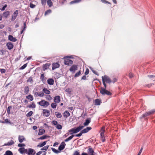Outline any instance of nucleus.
Returning a JSON list of instances; mask_svg holds the SVG:
<instances>
[{"instance_id":"nucleus-50","label":"nucleus","mask_w":155,"mask_h":155,"mask_svg":"<svg viewBox=\"0 0 155 155\" xmlns=\"http://www.w3.org/2000/svg\"><path fill=\"white\" fill-rule=\"evenodd\" d=\"M81 74V72L79 71L78 72L76 73L74 75V77H76L79 76Z\"/></svg>"},{"instance_id":"nucleus-19","label":"nucleus","mask_w":155,"mask_h":155,"mask_svg":"<svg viewBox=\"0 0 155 155\" xmlns=\"http://www.w3.org/2000/svg\"><path fill=\"white\" fill-rule=\"evenodd\" d=\"M47 142L46 141H44L43 142L39 143L37 146V147H41L46 145Z\"/></svg>"},{"instance_id":"nucleus-61","label":"nucleus","mask_w":155,"mask_h":155,"mask_svg":"<svg viewBox=\"0 0 155 155\" xmlns=\"http://www.w3.org/2000/svg\"><path fill=\"white\" fill-rule=\"evenodd\" d=\"M6 70L4 69H1V72L2 73H5V72Z\"/></svg>"},{"instance_id":"nucleus-43","label":"nucleus","mask_w":155,"mask_h":155,"mask_svg":"<svg viewBox=\"0 0 155 155\" xmlns=\"http://www.w3.org/2000/svg\"><path fill=\"white\" fill-rule=\"evenodd\" d=\"M65 91L69 94H71L72 92L71 89L70 88H67L65 90Z\"/></svg>"},{"instance_id":"nucleus-9","label":"nucleus","mask_w":155,"mask_h":155,"mask_svg":"<svg viewBox=\"0 0 155 155\" xmlns=\"http://www.w3.org/2000/svg\"><path fill=\"white\" fill-rule=\"evenodd\" d=\"M18 14V10H16L13 13V15L12 16V20H15L17 18Z\"/></svg>"},{"instance_id":"nucleus-31","label":"nucleus","mask_w":155,"mask_h":155,"mask_svg":"<svg viewBox=\"0 0 155 155\" xmlns=\"http://www.w3.org/2000/svg\"><path fill=\"white\" fill-rule=\"evenodd\" d=\"M55 114L56 117L58 118H60L62 117L61 114L58 112H56Z\"/></svg>"},{"instance_id":"nucleus-7","label":"nucleus","mask_w":155,"mask_h":155,"mask_svg":"<svg viewBox=\"0 0 155 155\" xmlns=\"http://www.w3.org/2000/svg\"><path fill=\"white\" fill-rule=\"evenodd\" d=\"M78 69V66L77 65H73L69 69V71L73 73H74L76 70Z\"/></svg>"},{"instance_id":"nucleus-27","label":"nucleus","mask_w":155,"mask_h":155,"mask_svg":"<svg viewBox=\"0 0 155 155\" xmlns=\"http://www.w3.org/2000/svg\"><path fill=\"white\" fill-rule=\"evenodd\" d=\"M43 92L44 93L47 94H50V91L49 90H48L47 88H44L42 90Z\"/></svg>"},{"instance_id":"nucleus-33","label":"nucleus","mask_w":155,"mask_h":155,"mask_svg":"<svg viewBox=\"0 0 155 155\" xmlns=\"http://www.w3.org/2000/svg\"><path fill=\"white\" fill-rule=\"evenodd\" d=\"M29 87L28 86H26L24 88V93L25 94H27L29 92Z\"/></svg>"},{"instance_id":"nucleus-64","label":"nucleus","mask_w":155,"mask_h":155,"mask_svg":"<svg viewBox=\"0 0 155 155\" xmlns=\"http://www.w3.org/2000/svg\"><path fill=\"white\" fill-rule=\"evenodd\" d=\"M43 152L42 151H39L38 152L36 153V155H41L42 153Z\"/></svg>"},{"instance_id":"nucleus-51","label":"nucleus","mask_w":155,"mask_h":155,"mask_svg":"<svg viewBox=\"0 0 155 155\" xmlns=\"http://www.w3.org/2000/svg\"><path fill=\"white\" fill-rule=\"evenodd\" d=\"M33 112L31 111H29L27 114H26V116L27 117H30L33 114Z\"/></svg>"},{"instance_id":"nucleus-44","label":"nucleus","mask_w":155,"mask_h":155,"mask_svg":"<svg viewBox=\"0 0 155 155\" xmlns=\"http://www.w3.org/2000/svg\"><path fill=\"white\" fill-rule=\"evenodd\" d=\"M12 109V107L11 106H8L7 109V112L8 114H10V110Z\"/></svg>"},{"instance_id":"nucleus-36","label":"nucleus","mask_w":155,"mask_h":155,"mask_svg":"<svg viewBox=\"0 0 155 155\" xmlns=\"http://www.w3.org/2000/svg\"><path fill=\"white\" fill-rule=\"evenodd\" d=\"M4 155H13L12 153L10 150L6 151Z\"/></svg>"},{"instance_id":"nucleus-35","label":"nucleus","mask_w":155,"mask_h":155,"mask_svg":"<svg viewBox=\"0 0 155 155\" xmlns=\"http://www.w3.org/2000/svg\"><path fill=\"white\" fill-rule=\"evenodd\" d=\"M26 98L27 99L30 100L31 101H32L33 100V96L31 94H29L28 96H26Z\"/></svg>"},{"instance_id":"nucleus-25","label":"nucleus","mask_w":155,"mask_h":155,"mask_svg":"<svg viewBox=\"0 0 155 155\" xmlns=\"http://www.w3.org/2000/svg\"><path fill=\"white\" fill-rule=\"evenodd\" d=\"M27 150V149H25V148H20L18 149V151L21 154L23 153H26V150Z\"/></svg>"},{"instance_id":"nucleus-23","label":"nucleus","mask_w":155,"mask_h":155,"mask_svg":"<svg viewBox=\"0 0 155 155\" xmlns=\"http://www.w3.org/2000/svg\"><path fill=\"white\" fill-rule=\"evenodd\" d=\"M10 15V12L9 11H7L4 12L2 14V17L6 18Z\"/></svg>"},{"instance_id":"nucleus-60","label":"nucleus","mask_w":155,"mask_h":155,"mask_svg":"<svg viewBox=\"0 0 155 155\" xmlns=\"http://www.w3.org/2000/svg\"><path fill=\"white\" fill-rule=\"evenodd\" d=\"M18 147H25V144H21L19 143L18 144Z\"/></svg>"},{"instance_id":"nucleus-4","label":"nucleus","mask_w":155,"mask_h":155,"mask_svg":"<svg viewBox=\"0 0 155 155\" xmlns=\"http://www.w3.org/2000/svg\"><path fill=\"white\" fill-rule=\"evenodd\" d=\"M25 152L28 155H34L36 153V152L34 150L30 148L27 149Z\"/></svg>"},{"instance_id":"nucleus-16","label":"nucleus","mask_w":155,"mask_h":155,"mask_svg":"<svg viewBox=\"0 0 155 155\" xmlns=\"http://www.w3.org/2000/svg\"><path fill=\"white\" fill-rule=\"evenodd\" d=\"M43 114L44 116L48 117L50 115L49 111L46 109H43Z\"/></svg>"},{"instance_id":"nucleus-34","label":"nucleus","mask_w":155,"mask_h":155,"mask_svg":"<svg viewBox=\"0 0 155 155\" xmlns=\"http://www.w3.org/2000/svg\"><path fill=\"white\" fill-rule=\"evenodd\" d=\"M14 143V142L13 141V140H11L10 141L8 142L6 144H5V145L6 146H10L13 144Z\"/></svg>"},{"instance_id":"nucleus-38","label":"nucleus","mask_w":155,"mask_h":155,"mask_svg":"<svg viewBox=\"0 0 155 155\" xmlns=\"http://www.w3.org/2000/svg\"><path fill=\"white\" fill-rule=\"evenodd\" d=\"M45 132V130L43 129H40L39 130V132L38 133V134L40 135H42Z\"/></svg>"},{"instance_id":"nucleus-57","label":"nucleus","mask_w":155,"mask_h":155,"mask_svg":"<svg viewBox=\"0 0 155 155\" xmlns=\"http://www.w3.org/2000/svg\"><path fill=\"white\" fill-rule=\"evenodd\" d=\"M52 123L54 125H57L58 124V122L56 120H53L52 122Z\"/></svg>"},{"instance_id":"nucleus-24","label":"nucleus","mask_w":155,"mask_h":155,"mask_svg":"<svg viewBox=\"0 0 155 155\" xmlns=\"http://www.w3.org/2000/svg\"><path fill=\"white\" fill-rule=\"evenodd\" d=\"M91 119L90 118H87L85 122L84 123V126H87L91 122Z\"/></svg>"},{"instance_id":"nucleus-32","label":"nucleus","mask_w":155,"mask_h":155,"mask_svg":"<svg viewBox=\"0 0 155 155\" xmlns=\"http://www.w3.org/2000/svg\"><path fill=\"white\" fill-rule=\"evenodd\" d=\"M47 2L49 7H50L53 5V2L51 0H47Z\"/></svg>"},{"instance_id":"nucleus-12","label":"nucleus","mask_w":155,"mask_h":155,"mask_svg":"<svg viewBox=\"0 0 155 155\" xmlns=\"http://www.w3.org/2000/svg\"><path fill=\"white\" fill-rule=\"evenodd\" d=\"M1 51L2 53L1 55L4 56L3 57L4 58H6L7 57L8 54L7 51L5 50H2Z\"/></svg>"},{"instance_id":"nucleus-37","label":"nucleus","mask_w":155,"mask_h":155,"mask_svg":"<svg viewBox=\"0 0 155 155\" xmlns=\"http://www.w3.org/2000/svg\"><path fill=\"white\" fill-rule=\"evenodd\" d=\"M45 98L48 101H50L52 100V98L50 95H46Z\"/></svg>"},{"instance_id":"nucleus-18","label":"nucleus","mask_w":155,"mask_h":155,"mask_svg":"<svg viewBox=\"0 0 155 155\" xmlns=\"http://www.w3.org/2000/svg\"><path fill=\"white\" fill-rule=\"evenodd\" d=\"M8 39L12 41L15 42L17 41V39L13 37V36L11 35H9L8 36Z\"/></svg>"},{"instance_id":"nucleus-63","label":"nucleus","mask_w":155,"mask_h":155,"mask_svg":"<svg viewBox=\"0 0 155 155\" xmlns=\"http://www.w3.org/2000/svg\"><path fill=\"white\" fill-rule=\"evenodd\" d=\"M143 148L142 147L140 150L139 151L137 155H140L142 152V150H143Z\"/></svg>"},{"instance_id":"nucleus-14","label":"nucleus","mask_w":155,"mask_h":155,"mask_svg":"<svg viewBox=\"0 0 155 155\" xmlns=\"http://www.w3.org/2000/svg\"><path fill=\"white\" fill-rule=\"evenodd\" d=\"M60 66V64H59L57 63H53L52 67V70H54L55 69L59 68Z\"/></svg>"},{"instance_id":"nucleus-49","label":"nucleus","mask_w":155,"mask_h":155,"mask_svg":"<svg viewBox=\"0 0 155 155\" xmlns=\"http://www.w3.org/2000/svg\"><path fill=\"white\" fill-rule=\"evenodd\" d=\"M56 128L58 130H61L62 128V126L60 124H57Z\"/></svg>"},{"instance_id":"nucleus-53","label":"nucleus","mask_w":155,"mask_h":155,"mask_svg":"<svg viewBox=\"0 0 155 155\" xmlns=\"http://www.w3.org/2000/svg\"><path fill=\"white\" fill-rule=\"evenodd\" d=\"M150 115L153 114L155 112V110H152L149 111Z\"/></svg>"},{"instance_id":"nucleus-42","label":"nucleus","mask_w":155,"mask_h":155,"mask_svg":"<svg viewBox=\"0 0 155 155\" xmlns=\"http://www.w3.org/2000/svg\"><path fill=\"white\" fill-rule=\"evenodd\" d=\"M36 106L35 104L32 103L31 104L27 106V107L29 108H35V107Z\"/></svg>"},{"instance_id":"nucleus-20","label":"nucleus","mask_w":155,"mask_h":155,"mask_svg":"<svg viewBox=\"0 0 155 155\" xmlns=\"http://www.w3.org/2000/svg\"><path fill=\"white\" fill-rule=\"evenodd\" d=\"M101 103V100L99 99H97L95 100L94 101V105H99Z\"/></svg>"},{"instance_id":"nucleus-46","label":"nucleus","mask_w":155,"mask_h":155,"mask_svg":"<svg viewBox=\"0 0 155 155\" xmlns=\"http://www.w3.org/2000/svg\"><path fill=\"white\" fill-rule=\"evenodd\" d=\"M72 155H80L79 150L75 151Z\"/></svg>"},{"instance_id":"nucleus-62","label":"nucleus","mask_w":155,"mask_h":155,"mask_svg":"<svg viewBox=\"0 0 155 155\" xmlns=\"http://www.w3.org/2000/svg\"><path fill=\"white\" fill-rule=\"evenodd\" d=\"M133 76V74L132 73H130L129 74V77L130 78H131Z\"/></svg>"},{"instance_id":"nucleus-45","label":"nucleus","mask_w":155,"mask_h":155,"mask_svg":"<svg viewBox=\"0 0 155 155\" xmlns=\"http://www.w3.org/2000/svg\"><path fill=\"white\" fill-rule=\"evenodd\" d=\"M51 149L52 150L53 152H54V153H59V151H58V150H56L54 148L52 147V148H51Z\"/></svg>"},{"instance_id":"nucleus-54","label":"nucleus","mask_w":155,"mask_h":155,"mask_svg":"<svg viewBox=\"0 0 155 155\" xmlns=\"http://www.w3.org/2000/svg\"><path fill=\"white\" fill-rule=\"evenodd\" d=\"M149 116L148 115L147 113L146 112L145 113L143 114L142 115V117H141V118H142V117H147Z\"/></svg>"},{"instance_id":"nucleus-47","label":"nucleus","mask_w":155,"mask_h":155,"mask_svg":"<svg viewBox=\"0 0 155 155\" xmlns=\"http://www.w3.org/2000/svg\"><path fill=\"white\" fill-rule=\"evenodd\" d=\"M51 12H52V11H51V10L48 9V10H47L45 12V15H48V14L50 13H51Z\"/></svg>"},{"instance_id":"nucleus-2","label":"nucleus","mask_w":155,"mask_h":155,"mask_svg":"<svg viewBox=\"0 0 155 155\" xmlns=\"http://www.w3.org/2000/svg\"><path fill=\"white\" fill-rule=\"evenodd\" d=\"M40 105L43 107L44 108H46L49 105V103L44 100H42L38 103Z\"/></svg>"},{"instance_id":"nucleus-48","label":"nucleus","mask_w":155,"mask_h":155,"mask_svg":"<svg viewBox=\"0 0 155 155\" xmlns=\"http://www.w3.org/2000/svg\"><path fill=\"white\" fill-rule=\"evenodd\" d=\"M105 127L104 126L102 127L101 129V130H100V133H104V132H105Z\"/></svg>"},{"instance_id":"nucleus-59","label":"nucleus","mask_w":155,"mask_h":155,"mask_svg":"<svg viewBox=\"0 0 155 155\" xmlns=\"http://www.w3.org/2000/svg\"><path fill=\"white\" fill-rule=\"evenodd\" d=\"M89 70L88 68H87L86 69V71L84 73V74H85V75H87L89 74Z\"/></svg>"},{"instance_id":"nucleus-28","label":"nucleus","mask_w":155,"mask_h":155,"mask_svg":"<svg viewBox=\"0 0 155 155\" xmlns=\"http://www.w3.org/2000/svg\"><path fill=\"white\" fill-rule=\"evenodd\" d=\"M51 64L50 63H47L43 65V68L44 70H46L49 68V67L51 65Z\"/></svg>"},{"instance_id":"nucleus-17","label":"nucleus","mask_w":155,"mask_h":155,"mask_svg":"<svg viewBox=\"0 0 155 155\" xmlns=\"http://www.w3.org/2000/svg\"><path fill=\"white\" fill-rule=\"evenodd\" d=\"M91 129V127H87L86 128H85L83 130H82L81 133L83 134H84L87 133Z\"/></svg>"},{"instance_id":"nucleus-39","label":"nucleus","mask_w":155,"mask_h":155,"mask_svg":"<svg viewBox=\"0 0 155 155\" xmlns=\"http://www.w3.org/2000/svg\"><path fill=\"white\" fill-rule=\"evenodd\" d=\"M56 103H55V102L52 103H51V107L53 109H55L56 108V106H57V104Z\"/></svg>"},{"instance_id":"nucleus-15","label":"nucleus","mask_w":155,"mask_h":155,"mask_svg":"<svg viewBox=\"0 0 155 155\" xmlns=\"http://www.w3.org/2000/svg\"><path fill=\"white\" fill-rule=\"evenodd\" d=\"M18 139L19 142L21 143L23 142L26 140L25 138L23 136L19 135L18 137Z\"/></svg>"},{"instance_id":"nucleus-56","label":"nucleus","mask_w":155,"mask_h":155,"mask_svg":"<svg viewBox=\"0 0 155 155\" xmlns=\"http://www.w3.org/2000/svg\"><path fill=\"white\" fill-rule=\"evenodd\" d=\"M27 66V64H24L20 68L21 69H25Z\"/></svg>"},{"instance_id":"nucleus-41","label":"nucleus","mask_w":155,"mask_h":155,"mask_svg":"<svg viewBox=\"0 0 155 155\" xmlns=\"http://www.w3.org/2000/svg\"><path fill=\"white\" fill-rule=\"evenodd\" d=\"M40 78L43 82H44L45 80L44 78V73H42V74H41V76H40Z\"/></svg>"},{"instance_id":"nucleus-52","label":"nucleus","mask_w":155,"mask_h":155,"mask_svg":"<svg viewBox=\"0 0 155 155\" xmlns=\"http://www.w3.org/2000/svg\"><path fill=\"white\" fill-rule=\"evenodd\" d=\"M81 1V0H75L71 2H70V3L71 4H72L75 3H78V2H80Z\"/></svg>"},{"instance_id":"nucleus-13","label":"nucleus","mask_w":155,"mask_h":155,"mask_svg":"<svg viewBox=\"0 0 155 155\" xmlns=\"http://www.w3.org/2000/svg\"><path fill=\"white\" fill-rule=\"evenodd\" d=\"M66 144L64 142H62L58 147V150H63L65 148Z\"/></svg>"},{"instance_id":"nucleus-21","label":"nucleus","mask_w":155,"mask_h":155,"mask_svg":"<svg viewBox=\"0 0 155 155\" xmlns=\"http://www.w3.org/2000/svg\"><path fill=\"white\" fill-rule=\"evenodd\" d=\"M6 46L8 47V48L9 50L12 49L13 47V45L11 42H9L7 44Z\"/></svg>"},{"instance_id":"nucleus-40","label":"nucleus","mask_w":155,"mask_h":155,"mask_svg":"<svg viewBox=\"0 0 155 155\" xmlns=\"http://www.w3.org/2000/svg\"><path fill=\"white\" fill-rule=\"evenodd\" d=\"M41 5L44 6L46 5L47 0H41Z\"/></svg>"},{"instance_id":"nucleus-29","label":"nucleus","mask_w":155,"mask_h":155,"mask_svg":"<svg viewBox=\"0 0 155 155\" xmlns=\"http://www.w3.org/2000/svg\"><path fill=\"white\" fill-rule=\"evenodd\" d=\"M49 136L47 135H44L43 136L40 137H39L38 138V140H43L44 139H46L48 138H49Z\"/></svg>"},{"instance_id":"nucleus-10","label":"nucleus","mask_w":155,"mask_h":155,"mask_svg":"<svg viewBox=\"0 0 155 155\" xmlns=\"http://www.w3.org/2000/svg\"><path fill=\"white\" fill-rule=\"evenodd\" d=\"M54 102L55 103H59L61 101L60 97L59 96H56L54 97Z\"/></svg>"},{"instance_id":"nucleus-58","label":"nucleus","mask_w":155,"mask_h":155,"mask_svg":"<svg viewBox=\"0 0 155 155\" xmlns=\"http://www.w3.org/2000/svg\"><path fill=\"white\" fill-rule=\"evenodd\" d=\"M82 134L83 133H81V131L79 134L75 135V136L77 137H80L82 135Z\"/></svg>"},{"instance_id":"nucleus-22","label":"nucleus","mask_w":155,"mask_h":155,"mask_svg":"<svg viewBox=\"0 0 155 155\" xmlns=\"http://www.w3.org/2000/svg\"><path fill=\"white\" fill-rule=\"evenodd\" d=\"M70 113L67 110H66L63 113V116L65 118H66L69 117L70 116Z\"/></svg>"},{"instance_id":"nucleus-6","label":"nucleus","mask_w":155,"mask_h":155,"mask_svg":"<svg viewBox=\"0 0 155 155\" xmlns=\"http://www.w3.org/2000/svg\"><path fill=\"white\" fill-rule=\"evenodd\" d=\"M64 63L65 64L67 65H70L73 63V61L68 59H66L64 60Z\"/></svg>"},{"instance_id":"nucleus-11","label":"nucleus","mask_w":155,"mask_h":155,"mask_svg":"<svg viewBox=\"0 0 155 155\" xmlns=\"http://www.w3.org/2000/svg\"><path fill=\"white\" fill-rule=\"evenodd\" d=\"M87 152L90 155H95V153H94V150L91 147H89V149L87 150Z\"/></svg>"},{"instance_id":"nucleus-30","label":"nucleus","mask_w":155,"mask_h":155,"mask_svg":"<svg viewBox=\"0 0 155 155\" xmlns=\"http://www.w3.org/2000/svg\"><path fill=\"white\" fill-rule=\"evenodd\" d=\"M49 147V145H46L45 146H44V147H42V148H41V150H43L42 151L43 152H46V151L48 150Z\"/></svg>"},{"instance_id":"nucleus-26","label":"nucleus","mask_w":155,"mask_h":155,"mask_svg":"<svg viewBox=\"0 0 155 155\" xmlns=\"http://www.w3.org/2000/svg\"><path fill=\"white\" fill-rule=\"evenodd\" d=\"M47 82L49 84L52 85L54 83V81L53 79L50 78L48 80Z\"/></svg>"},{"instance_id":"nucleus-1","label":"nucleus","mask_w":155,"mask_h":155,"mask_svg":"<svg viewBox=\"0 0 155 155\" xmlns=\"http://www.w3.org/2000/svg\"><path fill=\"white\" fill-rule=\"evenodd\" d=\"M84 126H79L76 128H73L69 130L68 131L70 134H73L78 133L83 129Z\"/></svg>"},{"instance_id":"nucleus-3","label":"nucleus","mask_w":155,"mask_h":155,"mask_svg":"<svg viewBox=\"0 0 155 155\" xmlns=\"http://www.w3.org/2000/svg\"><path fill=\"white\" fill-rule=\"evenodd\" d=\"M100 92L102 95L106 94L108 95H110L112 94L111 93L110 91L102 87L101 89Z\"/></svg>"},{"instance_id":"nucleus-5","label":"nucleus","mask_w":155,"mask_h":155,"mask_svg":"<svg viewBox=\"0 0 155 155\" xmlns=\"http://www.w3.org/2000/svg\"><path fill=\"white\" fill-rule=\"evenodd\" d=\"M102 81L110 84L111 82V81L109 77L107 75H104L102 77Z\"/></svg>"},{"instance_id":"nucleus-55","label":"nucleus","mask_w":155,"mask_h":155,"mask_svg":"<svg viewBox=\"0 0 155 155\" xmlns=\"http://www.w3.org/2000/svg\"><path fill=\"white\" fill-rule=\"evenodd\" d=\"M30 6L31 8H35V7L36 5H35L33 4L32 3H30Z\"/></svg>"},{"instance_id":"nucleus-8","label":"nucleus","mask_w":155,"mask_h":155,"mask_svg":"<svg viewBox=\"0 0 155 155\" xmlns=\"http://www.w3.org/2000/svg\"><path fill=\"white\" fill-rule=\"evenodd\" d=\"M34 95L36 97H42L45 95V94L43 92L41 91L39 93L38 92H36L34 93Z\"/></svg>"}]
</instances>
